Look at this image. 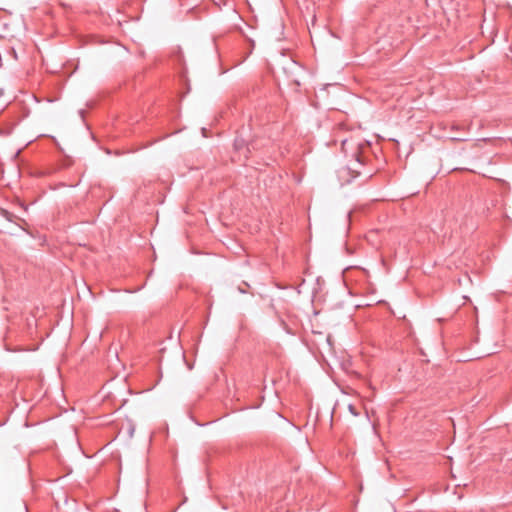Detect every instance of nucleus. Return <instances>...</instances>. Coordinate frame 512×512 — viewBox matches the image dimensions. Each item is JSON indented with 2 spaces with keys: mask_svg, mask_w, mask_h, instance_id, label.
I'll use <instances>...</instances> for the list:
<instances>
[{
  "mask_svg": "<svg viewBox=\"0 0 512 512\" xmlns=\"http://www.w3.org/2000/svg\"><path fill=\"white\" fill-rule=\"evenodd\" d=\"M0 215H1L3 218H5L6 220L11 221V222H12V221H13V219L15 218V216H14L11 212H9V211H7V210H4V209H2V210L0 211Z\"/></svg>",
  "mask_w": 512,
  "mask_h": 512,
  "instance_id": "f257e3e1",
  "label": "nucleus"
},
{
  "mask_svg": "<svg viewBox=\"0 0 512 512\" xmlns=\"http://www.w3.org/2000/svg\"><path fill=\"white\" fill-rule=\"evenodd\" d=\"M349 411H350L353 415H355V416H357V415H358V413H357V411L355 410V407H354L353 405H349Z\"/></svg>",
  "mask_w": 512,
  "mask_h": 512,
  "instance_id": "f03ea898",
  "label": "nucleus"
},
{
  "mask_svg": "<svg viewBox=\"0 0 512 512\" xmlns=\"http://www.w3.org/2000/svg\"><path fill=\"white\" fill-rule=\"evenodd\" d=\"M207 132H208V130L203 129V130H202V136H203V137H208L209 135H208V133H207Z\"/></svg>",
  "mask_w": 512,
  "mask_h": 512,
  "instance_id": "7ed1b4c3",
  "label": "nucleus"
},
{
  "mask_svg": "<svg viewBox=\"0 0 512 512\" xmlns=\"http://www.w3.org/2000/svg\"><path fill=\"white\" fill-rule=\"evenodd\" d=\"M451 140H462L461 138L450 137Z\"/></svg>",
  "mask_w": 512,
  "mask_h": 512,
  "instance_id": "20e7f679",
  "label": "nucleus"
}]
</instances>
